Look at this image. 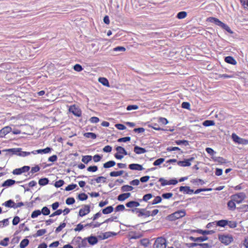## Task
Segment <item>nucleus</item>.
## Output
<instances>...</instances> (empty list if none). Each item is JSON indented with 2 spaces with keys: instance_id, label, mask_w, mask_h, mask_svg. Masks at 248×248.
Returning <instances> with one entry per match:
<instances>
[{
  "instance_id": "nucleus-64",
  "label": "nucleus",
  "mask_w": 248,
  "mask_h": 248,
  "mask_svg": "<svg viewBox=\"0 0 248 248\" xmlns=\"http://www.w3.org/2000/svg\"><path fill=\"white\" fill-rule=\"evenodd\" d=\"M74 69L77 72H80L83 70V68L80 64H76L74 66Z\"/></svg>"
},
{
  "instance_id": "nucleus-34",
  "label": "nucleus",
  "mask_w": 248,
  "mask_h": 248,
  "mask_svg": "<svg viewBox=\"0 0 248 248\" xmlns=\"http://www.w3.org/2000/svg\"><path fill=\"white\" fill-rule=\"evenodd\" d=\"M116 151L118 153L120 154H124L125 155H127V152L125 150V149L121 146H118L116 148Z\"/></svg>"
},
{
  "instance_id": "nucleus-63",
  "label": "nucleus",
  "mask_w": 248,
  "mask_h": 248,
  "mask_svg": "<svg viewBox=\"0 0 248 248\" xmlns=\"http://www.w3.org/2000/svg\"><path fill=\"white\" fill-rule=\"evenodd\" d=\"M139 108V106L136 105H129L127 107L126 109L127 110H131L133 109H137Z\"/></svg>"
},
{
  "instance_id": "nucleus-2",
  "label": "nucleus",
  "mask_w": 248,
  "mask_h": 248,
  "mask_svg": "<svg viewBox=\"0 0 248 248\" xmlns=\"http://www.w3.org/2000/svg\"><path fill=\"white\" fill-rule=\"evenodd\" d=\"M167 241L163 237H158L155 241L154 248H166Z\"/></svg>"
},
{
  "instance_id": "nucleus-43",
  "label": "nucleus",
  "mask_w": 248,
  "mask_h": 248,
  "mask_svg": "<svg viewBox=\"0 0 248 248\" xmlns=\"http://www.w3.org/2000/svg\"><path fill=\"white\" fill-rule=\"evenodd\" d=\"M214 159L215 161L221 164H224L226 163V160L221 157H216Z\"/></svg>"
},
{
  "instance_id": "nucleus-26",
  "label": "nucleus",
  "mask_w": 248,
  "mask_h": 248,
  "mask_svg": "<svg viewBox=\"0 0 248 248\" xmlns=\"http://www.w3.org/2000/svg\"><path fill=\"white\" fill-rule=\"evenodd\" d=\"M87 239L88 242L92 245L96 244L98 242L97 238L95 236H90Z\"/></svg>"
},
{
  "instance_id": "nucleus-27",
  "label": "nucleus",
  "mask_w": 248,
  "mask_h": 248,
  "mask_svg": "<svg viewBox=\"0 0 248 248\" xmlns=\"http://www.w3.org/2000/svg\"><path fill=\"white\" fill-rule=\"evenodd\" d=\"M113 210V208L112 206H109L102 210V213L104 214H108L111 213Z\"/></svg>"
},
{
  "instance_id": "nucleus-30",
  "label": "nucleus",
  "mask_w": 248,
  "mask_h": 248,
  "mask_svg": "<svg viewBox=\"0 0 248 248\" xmlns=\"http://www.w3.org/2000/svg\"><path fill=\"white\" fill-rule=\"evenodd\" d=\"M134 189L133 187L128 185H124L122 186L121 190L123 192L132 191Z\"/></svg>"
},
{
  "instance_id": "nucleus-31",
  "label": "nucleus",
  "mask_w": 248,
  "mask_h": 248,
  "mask_svg": "<svg viewBox=\"0 0 248 248\" xmlns=\"http://www.w3.org/2000/svg\"><path fill=\"white\" fill-rule=\"evenodd\" d=\"M98 81L104 86L107 87L109 86L108 81L107 78H100L98 79Z\"/></svg>"
},
{
  "instance_id": "nucleus-42",
  "label": "nucleus",
  "mask_w": 248,
  "mask_h": 248,
  "mask_svg": "<svg viewBox=\"0 0 248 248\" xmlns=\"http://www.w3.org/2000/svg\"><path fill=\"white\" fill-rule=\"evenodd\" d=\"M203 125L205 126L214 125L215 122L211 120H206L203 122Z\"/></svg>"
},
{
  "instance_id": "nucleus-52",
  "label": "nucleus",
  "mask_w": 248,
  "mask_h": 248,
  "mask_svg": "<svg viewBox=\"0 0 248 248\" xmlns=\"http://www.w3.org/2000/svg\"><path fill=\"white\" fill-rule=\"evenodd\" d=\"M46 229H41L37 231V232L36 233V236H41L43 235H44L45 233H46Z\"/></svg>"
},
{
  "instance_id": "nucleus-11",
  "label": "nucleus",
  "mask_w": 248,
  "mask_h": 248,
  "mask_svg": "<svg viewBox=\"0 0 248 248\" xmlns=\"http://www.w3.org/2000/svg\"><path fill=\"white\" fill-rule=\"evenodd\" d=\"M194 157H190L188 159H185L184 161H179L177 162V164L182 167H188L191 165V162L194 160Z\"/></svg>"
},
{
  "instance_id": "nucleus-44",
  "label": "nucleus",
  "mask_w": 248,
  "mask_h": 248,
  "mask_svg": "<svg viewBox=\"0 0 248 248\" xmlns=\"http://www.w3.org/2000/svg\"><path fill=\"white\" fill-rule=\"evenodd\" d=\"M41 211V213L45 216L48 215L50 214V210L46 206L44 207Z\"/></svg>"
},
{
  "instance_id": "nucleus-5",
  "label": "nucleus",
  "mask_w": 248,
  "mask_h": 248,
  "mask_svg": "<svg viewBox=\"0 0 248 248\" xmlns=\"http://www.w3.org/2000/svg\"><path fill=\"white\" fill-rule=\"evenodd\" d=\"M246 197V195L244 193L241 192L232 195L231 198L235 202L240 203L245 199Z\"/></svg>"
},
{
  "instance_id": "nucleus-25",
  "label": "nucleus",
  "mask_w": 248,
  "mask_h": 248,
  "mask_svg": "<svg viewBox=\"0 0 248 248\" xmlns=\"http://www.w3.org/2000/svg\"><path fill=\"white\" fill-rule=\"evenodd\" d=\"M115 233L112 232H106L102 233L101 235L99 236V237L102 239H105L110 237L112 235H115Z\"/></svg>"
},
{
  "instance_id": "nucleus-59",
  "label": "nucleus",
  "mask_w": 248,
  "mask_h": 248,
  "mask_svg": "<svg viewBox=\"0 0 248 248\" xmlns=\"http://www.w3.org/2000/svg\"><path fill=\"white\" fill-rule=\"evenodd\" d=\"M126 50L125 48L123 46H117L113 49L114 51H122L124 52Z\"/></svg>"
},
{
  "instance_id": "nucleus-15",
  "label": "nucleus",
  "mask_w": 248,
  "mask_h": 248,
  "mask_svg": "<svg viewBox=\"0 0 248 248\" xmlns=\"http://www.w3.org/2000/svg\"><path fill=\"white\" fill-rule=\"evenodd\" d=\"M179 190L181 192H183L186 194H191L193 193L194 191L192 189H191L189 186H181L180 187Z\"/></svg>"
},
{
  "instance_id": "nucleus-12",
  "label": "nucleus",
  "mask_w": 248,
  "mask_h": 248,
  "mask_svg": "<svg viewBox=\"0 0 248 248\" xmlns=\"http://www.w3.org/2000/svg\"><path fill=\"white\" fill-rule=\"evenodd\" d=\"M137 212L139 213L138 217H140L144 216L145 217H148L151 216V212L146 210L145 209H138Z\"/></svg>"
},
{
  "instance_id": "nucleus-48",
  "label": "nucleus",
  "mask_w": 248,
  "mask_h": 248,
  "mask_svg": "<svg viewBox=\"0 0 248 248\" xmlns=\"http://www.w3.org/2000/svg\"><path fill=\"white\" fill-rule=\"evenodd\" d=\"M95 180L97 183H99L101 182L105 183L106 182V178L103 176H99L95 179Z\"/></svg>"
},
{
  "instance_id": "nucleus-40",
  "label": "nucleus",
  "mask_w": 248,
  "mask_h": 248,
  "mask_svg": "<svg viewBox=\"0 0 248 248\" xmlns=\"http://www.w3.org/2000/svg\"><path fill=\"white\" fill-rule=\"evenodd\" d=\"M41 214V211L39 210H37L34 211L31 215V217L32 218H34L37 217L38 216H40Z\"/></svg>"
},
{
  "instance_id": "nucleus-50",
  "label": "nucleus",
  "mask_w": 248,
  "mask_h": 248,
  "mask_svg": "<svg viewBox=\"0 0 248 248\" xmlns=\"http://www.w3.org/2000/svg\"><path fill=\"white\" fill-rule=\"evenodd\" d=\"M75 202V200L74 198H72V197L68 198L66 200V201H65V202L67 205L72 204L74 203Z\"/></svg>"
},
{
  "instance_id": "nucleus-24",
  "label": "nucleus",
  "mask_w": 248,
  "mask_h": 248,
  "mask_svg": "<svg viewBox=\"0 0 248 248\" xmlns=\"http://www.w3.org/2000/svg\"><path fill=\"white\" fill-rule=\"evenodd\" d=\"M215 223L217 226L221 227H225L227 226V220H220L215 221Z\"/></svg>"
},
{
  "instance_id": "nucleus-60",
  "label": "nucleus",
  "mask_w": 248,
  "mask_h": 248,
  "mask_svg": "<svg viewBox=\"0 0 248 248\" xmlns=\"http://www.w3.org/2000/svg\"><path fill=\"white\" fill-rule=\"evenodd\" d=\"M130 140H131L130 137H126L122 138L119 139L118 140V142H125L130 141Z\"/></svg>"
},
{
  "instance_id": "nucleus-62",
  "label": "nucleus",
  "mask_w": 248,
  "mask_h": 248,
  "mask_svg": "<svg viewBox=\"0 0 248 248\" xmlns=\"http://www.w3.org/2000/svg\"><path fill=\"white\" fill-rule=\"evenodd\" d=\"M64 181L62 180H60L58 181H56L55 183V186L56 187H60L62 186L64 184Z\"/></svg>"
},
{
  "instance_id": "nucleus-37",
  "label": "nucleus",
  "mask_w": 248,
  "mask_h": 248,
  "mask_svg": "<svg viewBox=\"0 0 248 248\" xmlns=\"http://www.w3.org/2000/svg\"><path fill=\"white\" fill-rule=\"evenodd\" d=\"M92 159V156L91 155H85L82 157V161L85 164H87L89 162H90Z\"/></svg>"
},
{
  "instance_id": "nucleus-61",
  "label": "nucleus",
  "mask_w": 248,
  "mask_h": 248,
  "mask_svg": "<svg viewBox=\"0 0 248 248\" xmlns=\"http://www.w3.org/2000/svg\"><path fill=\"white\" fill-rule=\"evenodd\" d=\"M98 170L96 166H90L87 168V170L91 172H95Z\"/></svg>"
},
{
  "instance_id": "nucleus-41",
  "label": "nucleus",
  "mask_w": 248,
  "mask_h": 248,
  "mask_svg": "<svg viewBox=\"0 0 248 248\" xmlns=\"http://www.w3.org/2000/svg\"><path fill=\"white\" fill-rule=\"evenodd\" d=\"M48 183V180L47 178H42L39 180V184L40 186H45Z\"/></svg>"
},
{
  "instance_id": "nucleus-22",
  "label": "nucleus",
  "mask_w": 248,
  "mask_h": 248,
  "mask_svg": "<svg viewBox=\"0 0 248 248\" xmlns=\"http://www.w3.org/2000/svg\"><path fill=\"white\" fill-rule=\"evenodd\" d=\"M225 61L230 64H232L233 65H235L237 63L235 59L231 56L226 57L225 59Z\"/></svg>"
},
{
  "instance_id": "nucleus-36",
  "label": "nucleus",
  "mask_w": 248,
  "mask_h": 248,
  "mask_svg": "<svg viewBox=\"0 0 248 248\" xmlns=\"http://www.w3.org/2000/svg\"><path fill=\"white\" fill-rule=\"evenodd\" d=\"M84 136L87 138L94 139L96 138V135L92 132H87L84 134Z\"/></svg>"
},
{
  "instance_id": "nucleus-6",
  "label": "nucleus",
  "mask_w": 248,
  "mask_h": 248,
  "mask_svg": "<svg viewBox=\"0 0 248 248\" xmlns=\"http://www.w3.org/2000/svg\"><path fill=\"white\" fill-rule=\"evenodd\" d=\"M232 138L233 141L238 144L243 145H247L248 144V140L241 138L235 133L232 134Z\"/></svg>"
},
{
  "instance_id": "nucleus-55",
  "label": "nucleus",
  "mask_w": 248,
  "mask_h": 248,
  "mask_svg": "<svg viewBox=\"0 0 248 248\" xmlns=\"http://www.w3.org/2000/svg\"><path fill=\"white\" fill-rule=\"evenodd\" d=\"M84 228V225L79 223L78 224L76 227L74 229V231L75 232H80Z\"/></svg>"
},
{
  "instance_id": "nucleus-39",
  "label": "nucleus",
  "mask_w": 248,
  "mask_h": 248,
  "mask_svg": "<svg viewBox=\"0 0 248 248\" xmlns=\"http://www.w3.org/2000/svg\"><path fill=\"white\" fill-rule=\"evenodd\" d=\"M228 206L230 209L233 210L235 208V202H234L232 200L231 201H230L228 202Z\"/></svg>"
},
{
  "instance_id": "nucleus-1",
  "label": "nucleus",
  "mask_w": 248,
  "mask_h": 248,
  "mask_svg": "<svg viewBox=\"0 0 248 248\" xmlns=\"http://www.w3.org/2000/svg\"><path fill=\"white\" fill-rule=\"evenodd\" d=\"M208 21L211 23H213L216 25L221 27L222 28L225 29L228 32L232 33V31L231 30L230 28L226 24L223 23L221 21H220L218 19L211 17L208 18Z\"/></svg>"
},
{
  "instance_id": "nucleus-21",
  "label": "nucleus",
  "mask_w": 248,
  "mask_h": 248,
  "mask_svg": "<svg viewBox=\"0 0 248 248\" xmlns=\"http://www.w3.org/2000/svg\"><path fill=\"white\" fill-rule=\"evenodd\" d=\"M15 203L13 201L9 200L2 203V205L7 207L14 208L15 209Z\"/></svg>"
},
{
  "instance_id": "nucleus-8",
  "label": "nucleus",
  "mask_w": 248,
  "mask_h": 248,
  "mask_svg": "<svg viewBox=\"0 0 248 248\" xmlns=\"http://www.w3.org/2000/svg\"><path fill=\"white\" fill-rule=\"evenodd\" d=\"M158 181L161 183L162 186H165L166 185H175L177 184L178 181L176 179H171L170 180H167L163 178H160L159 179Z\"/></svg>"
},
{
  "instance_id": "nucleus-7",
  "label": "nucleus",
  "mask_w": 248,
  "mask_h": 248,
  "mask_svg": "<svg viewBox=\"0 0 248 248\" xmlns=\"http://www.w3.org/2000/svg\"><path fill=\"white\" fill-rule=\"evenodd\" d=\"M186 215L185 210H181L177 211L170 216V217L172 220L179 219L185 216Z\"/></svg>"
},
{
  "instance_id": "nucleus-32",
  "label": "nucleus",
  "mask_w": 248,
  "mask_h": 248,
  "mask_svg": "<svg viewBox=\"0 0 248 248\" xmlns=\"http://www.w3.org/2000/svg\"><path fill=\"white\" fill-rule=\"evenodd\" d=\"M124 173L123 170H120L118 171H111L109 175L111 177H117L122 175Z\"/></svg>"
},
{
  "instance_id": "nucleus-47",
  "label": "nucleus",
  "mask_w": 248,
  "mask_h": 248,
  "mask_svg": "<svg viewBox=\"0 0 248 248\" xmlns=\"http://www.w3.org/2000/svg\"><path fill=\"white\" fill-rule=\"evenodd\" d=\"M175 142L177 145L184 144L186 146L188 145V141L186 140H176L175 141Z\"/></svg>"
},
{
  "instance_id": "nucleus-13",
  "label": "nucleus",
  "mask_w": 248,
  "mask_h": 248,
  "mask_svg": "<svg viewBox=\"0 0 248 248\" xmlns=\"http://www.w3.org/2000/svg\"><path fill=\"white\" fill-rule=\"evenodd\" d=\"M69 111L71 112L73 114L77 116H80L81 115V110L75 106H71L69 108Z\"/></svg>"
},
{
  "instance_id": "nucleus-45",
  "label": "nucleus",
  "mask_w": 248,
  "mask_h": 248,
  "mask_svg": "<svg viewBox=\"0 0 248 248\" xmlns=\"http://www.w3.org/2000/svg\"><path fill=\"white\" fill-rule=\"evenodd\" d=\"M78 198L80 201H85L87 199L88 196L86 194L82 193L78 194Z\"/></svg>"
},
{
  "instance_id": "nucleus-17",
  "label": "nucleus",
  "mask_w": 248,
  "mask_h": 248,
  "mask_svg": "<svg viewBox=\"0 0 248 248\" xmlns=\"http://www.w3.org/2000/svg\"><path fill=\"white\" fill-rule=\"evenodd\" d=\"M190 239L194 242H203L207 239V237L205 236H202L198 237L191 236Z\"/></svg>"
},
{
  "instance_id": "nucleus-29",
  "label": "nucleus",
  "mask_w": 248,
  "mask_h": 248,
  "mask_svg": "<svg viewBox=\"0 0 248 248\" xmlns=\"http://www.w3.org/2000/svg\"><path fill=\"white\" fill-rule=\"evenodd\" d=\"M51 150V149L49 147H47L44 149H39L36 150L37 154H47L49 153Z\"/></svg>"
},
{
  "instance_id": "nucleus-53",
  "label": "nucleus",
  "mask_w": 248,
  "mask_h": 248,
  "mask_svg": "<svg viewBox=\"0 0 248 248\" xmlns=\"http://www.w3.org/2000/svg\"><path fill=\"white\" fill-rule=\"evenodd\" d=\"M9 241V238L8 237L5 238L3 240L0 241V245L2 246H7L8 245V242Z\"/></svg>"
},
{
  "instance_id": "nucleus-58",
  "label": "nucleus",
  "mask_w": 248,
  "mask_h": 248,
  "mask_svg": "<svg viewBox=\"0 0 248 248\" xmlns=\"http://www.w3.org/2000/svg\"><path fill=\"white\" fill-rule=\"evenodd\" d=\"M62 213V209H59L50 215V217H54L55 216L60 215Z\"/></svg>"
},
{
  "instance_id": "nucleus-14",
  "label": "nucleus",
  "mask_w": 248,
  "mask_h": 248,
  "mask_svg": "<svg viewBox=\"0 0 248 248\" xmlns=\"http://www.w3.org/2000/svg\"><path fill=\"white\" fill-rule=\"evenodd\" d=\"M12 131V128L9 126L3 127L0 130V137H3L6 134L10 133Z\"/></svg>"
},
{
  "instance_id": "nucleus-18",
  "label": "nucleus",
  "mask_w": 248,
  "mask_h": 248,
  "mask_svg": "<svg viewBox=\"0 0 248 248\" xmlns=\"http://www.w3.org/2000/svg\"><path fill=\"white\" fill-rule=\"evenodd\" d=\"M130 196L131 194L130 193L121 194L118 196V200L119 201H124L128 198Z\"/></svg>"
},
{
  "instance_id": "nucleus-57",
  "label": "nucleus",
  "mask_w": 248,
  "mask_h": 248,
  "mask_svg": "<svg viewBox=\"0 0 248 248\" xmlns=\"http://www.w3.org/2000/svg\"><path fill=\"white\" fill-rule=\"evenodd\" d=\"M240 2L245 9H248V0H240Z\"/></svg>"
},
{
  "instance_id": "nucleus-46",
  "label": "nucleus",
  "mask_w": 248,
  "mask_h": 248,
  "mask_svg": "<svg viewBox=\"0 0 248 248\" xmlns=\"http://www.w3.org/2000/svg\"><path fill=\"white\" fill-rule=\"evenodd\" d=\"M78 186L76 184H73L71 185H69L67 186H66L65 188V190L66 191H70L76 188Z\"/></svg>"
},
{
  "instance_id": "nucleus-16",
  "label": "nucleus",
  "mask_w": 248,
  "mask_h": 248,
  "mask_svg": "<svg viewBox=\"0 0 248 248\" xmlns=\"http://www.w3.org/2000/svg\"><path fill=\"white\" fill-rule=\"evenodd\" d=\"M129 168L132 170H142L144 168L141 165L138 164H131L129 165Z\"/></svg>"
},
{
  "instance_id": "nucleus-9",
  "label": "nucleus",
  "mask_w": 248,
  "mask_h": 248,
  "mask_svg": "<svg viewBox=\"0 0 248 248\" xmlns=\"http://www.w3.org/2000/svg\"><path fill=\"white\" fill-rule=\"evenodd\" d=\"M90 212V206L89 205H84L79 210L78 215L80 217H83Z\"/></svg>"
},
{
  "instance_id": "nucleus-54",
  "label": "nucleus",
  "mask_w": 248,
  "mask_h": 248,
  "mask_svg": "<svg viewBox=\"0 0 248 248\" xmlns=\"http://www.w3.org/2000/svg\"><path fill=\"white\" fill-rule=\"evenodd\" d=\"M162 201V199L160 196H156L153 201L152 204H155L160 203Z\"/></svg>"
},
{
  "instance_id": "nucleus-4",
  "label": "nucleus",
  "mask_w": 248,
  "mask_h": 248,
  "mask_svg": "<svg viewBox=\"0 0 248 248\" xmlns=\"http://www.w3.org/2000/svg\"><path fill=\"white\" fill-rule=\"evenodd\" d=\"M218 239L222 243L226 245H229L233 241V237L229 234L219 235Z\"/></svg>"
},
{
  "instance_id": "nucleus-3",
  "label": "nucleus",
  "mask_w": 248,
  "mask_h": 248,
  "mask_svg": "<svg viewBox=\"0 0 248 248\" xmlns=\"http://www.w3.org/2000/svg\"><path fill=\"white\" fill-rule=\"evenodd\" d=\"M4 151L11 152L14 154L17 155L21 156H26L31 154L29 152H24L21 151V148H12L5 150Z\"/></svg>"
},
{
  "instance_id": "nucleus-35",
  "label": "nucleus",
  "mask_w": 248,
  "mask_h": 248,
  "mask_svg": "<svg viewBox=\"0 0 248 248\" xmlns=\"http://www.w3.org/2000/svg\"><path fill=\"white\" fill-rule=\"evenodd\" d=\"M227 226H228L230 228H234L237 226V222L235 221L227 220Z\"/></svg>"
},
{
  "instance_id": "nucleus-28",
  "label": "nucleus",
  "mask_w": 248,
  "mask_h": 248,
  "mask_svg": "<svg viewBox=\"0 0 248 248\" xmlns=\"http://www.w3.org/2000/svg\"><path fill=\"white\" fill-rule=\"evenodd\" d=\"M116 163L114 161H109L104 164L103 167L105 168H109L113 167L115 165Z\"/></svg>"
},
{
  "instance_id": "nucleus-20",
  "label": "nucleus",
  "mask_w": 248,
  "mask_h": 248,
  "mask_svg": "<svg viewBox=\"0 0 248 248\" xmlns=\"http://www.w3.org/2000/svg\"><path fill=\"white\" fill-rule=\"evenodd\" d=\"M139 202L135 201H131L129 202L126 204V206L127 207L133 208V207H137L140 206Z\"/></svg>"
},
{
  "instance_id": "nucleus-19",
  "label": "nucleus",
  "mask_w": 248,
  "mask_h": 248,
  "mask_svg": "<svg viewBox=\"0 0 248 248\" xmlns=\"http://www.w3.org/2000/svg\"><path fill=\"white\" fill-rule=\"evenodd\" d=\"M134 151L137 154H139V155L144 154L146 152V150L144 148L140 147L138 146H136L134 147Z\"/></svg>"
},
{
  "instance_id": "nucleus-51",
  "label": "nucleus",
  "mask_w": 248,
  "mask_h": 248,
  "mask_svg": "<svg viewBox=\"0 0 248 248\" xmlns=\"http://www.w3.org/2000/svg\"><path fill=\"white\" fill-rule=\"evenodd\" d=\"M165 159L163 158H160L159 159H157L153 163L154 165L155 166H158L162 164L164 161Z\"/></svg>"
},
{
  "instance_id": "nucleus-23",
  "label": "nucleus",
  "mask_w": 248,
  "mask_h": 248,
  "mask_svg": "<svg viewBox=\"0 0 248 248\" xmlns=\"http://www.w3.org/2000/svg\"><path fill=\"white\" fill-rule=\"evenodd\" d=\"M16 181L12 179H8L6 180L2 185V186H10L15 184Z\"/></svg>"
},
{
  "instance_id": "nucleus-38",
  "label": "nucleus",
  "mask_w": 248,
  "mask_h": 248,
  "mask_svg": "<svg viewBox=\"0 0 248 248\" xmlns=\"http://www.w3.org/2000/svg\"><path fill=\"white\" fill-rule=\"evenodd\" d=\"M187 16L186 12L182 11L179 12L177 15V17L179 19H183L185 18Z\"/></svg>"
},
{
  "instance_id": "nucleus-33",
  "label": "nucleus",
  "mask_w": 248,
  "mask_h": 248,
  "mask_svg": "<svg viewBox=\"0 0 248 248\" xmlns=\"http://www.w3.org/2000/svg\"><path fill=\"white\" fill-rule=\"evenodd\" d=\"M29 243V241L27 239H24L21 241L20 243V248H25L27 247Z\"/></svg>"
},
{
  "instance_id": "nucleus-49",
  "label": "nucleus",
  "mask_w": 248,
  "mask_h": 248,
  "mask_svg": "<svg viewBox=\"0 0 248 248\" xmlns=\"http://www.w3.org/2000/svg\"><path fill=\"white\" fill-rule=\"evenodd\" d=\"M65 226H66L65 223H64V222L62 223V224H60V225L59 227H58L56 228V229L55 230V232L56 233L59 232H61L62 230V229L63 228H64L65 227Z\"/></svg>"
},
{
  "instance_id": "nucleus-56",
  "label": "nucleus",
  "mask_w": 248,
  "mask_h": 248,
  "mask_svg": "<svg viewBox=\"0 0 248 248\" xmlns=\"http://www.w3.org/2000/svg\"><path fill=\"white\" fill-rule=\"evenodd\" d=\"M153 197V195L151 194H147L145 195L143 197V201L147 202Z\"/></svg>"
},
{
  "instance_id": "nucleus-10",
  "label": "nucleus",
  "mask_w": 248,
  "mask_h": 248,
  "mask_svg": "<svg viewBox=\"0 0 248 248\" xmlns=\"http://www.w3.org/2000/svg\"><path fill=\"white\" fill-rule=\"evenodd\" d=\"M30 169V167L28 166H25L22 168L16 169L13 171L14 174L19 175L23 172H28Z\"/></svg>"
}]
</instances>
